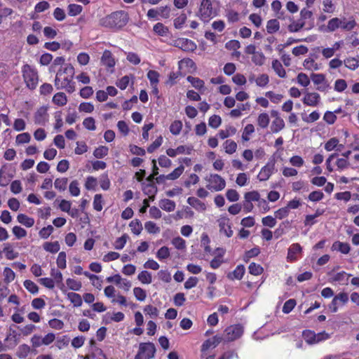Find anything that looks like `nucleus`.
Segmentation results:
<instances>
[{"instance_id": "1", "label": "nucleus", "mask_w": 359, "mask_h": 359, "mask_svg": "<svg viewBox=\"0 0 359 359\" xmlns=\"http://www.w3.org/2000/svg\"><path fill=\"white\" fill-rule=\"evenodd\" d=\"M74 74V67L67 65L63 69L59 70L55 76V86L57 90L65 89L71 93L75 90L74 83L72 81Z\"/></svg>"}, {"instance_id": "2", "label": "nucleus", "mask_w": 359, "mask_h": 359, "mask_svg": "<svg viewBox=\"0 0 359 359\" xmlns=\"http://www.w3.org/2000/svg\"><path fill=\"white\" fill-rule=\"evenodd\" d=\"M129 18L123 11H116L100 20V25L108 29H119L128 22Z\"/></svg>"}, {"instance_id": "3", "label": "nucleus", "mask_w": 359, "mask_h": 359, "mask_svg": "<svg viewBox=\"0 0 359 359\" xmlns=\"http://www.w3.org/2000/svg\"><path fill=\"white\" fill-rule=\"evenodd\" d=\"M22 74L26 86L34 90L39 83V74L37 70L29 65H25L22 68Z\"/></svg>"}, {"instance_id": "4", "label": "nucleus", "mask_w": 359, "mask_h": 359, "mask_svg": "<svg viewBox=\"0 0 359 359\" xmlns=\"http://www.w3.org/2000/svg\"><path fill=\"white\" fill-rule=\"evenodd\" d=\"M205 180L208 182L206 187L211 191H219L226 187L225 180L217 174H210Z\"/></svg>"}, {"instance_id": "5", "label": "nucleus", "mask_w": 359, "mask_h": 359, "mask_svg": "<svg viewBox=\"0 0 359 359\" xmlns=\"http://www.w3.org/2000/svg\"><path fill=\"white\" fill-rule=\"evenodd\" d=\"M156 347L151 342L140 343L135 359H151L154 357Z\"/></svg>"}, {"instance_id": "6", "label": "nucleus", "mask_w": 359, "mask_h": 359, "mask_svg": "<svg viewBox=\"0 0 359 359\" xmlns=\"http://www.w3.org/2000/svg\"><path fill=\"white\" fill-rule=\"evenodd\" d=\"M243 333L242 325H233L228 327L224 330V339L227 341H232L240 338Z\"/></svg>"}, {"instance_id": "7", "label": "nucleus", "mask_w": 359, "mask_h": 359, "mask_svg": "<svg viewBox=\"0 0 359 359\" xmlns=\"http://www.w3.org/2000/svg\"><path fill=\"white\" fill-rule=\"evenodd\" d=\"M213 8L210 0H202L199 8L200 18L203 21H208L212 15Z\"/></svg>"}, {"instance_id": "8", "label": "nucleus", "mask_w": 359, "mask_h": 359, "mask_svg": "<svg viewBox=\"0 0 359 359\" xmlns=\"http://www.w3.org/2000/svg\"><path fill=\"white\" fill-rule=\"evenodd\" d=\"M348 301V295L346 292H340L333 298L331 303L329 304V309L332 313H336L339 306L344 305Z\"/></svg>"}, {"instance_id": "9", "label": "nucleus", "mask_w": 359, "mask_h": 359, "mask_svg": "<svg viewBox=\"0 0 359 359\" xmlns=\"http://www.w3.org/2000/svg\"><path fill=\"white\" fill-rule=\"evenodd\" d=\"M320 101V96L317 93H310L306 91L304 97L302 99L303 103L306 106L316 107L318 105Z\"/></svg>"}, {"instance_id": "10", "label": "nucleus", "mask_w": 359, "mask_h": 359, "mask_svg": "<svg viewBox=\"0 0 359 359\" xmlns=\"http://www.w3.org/2000/svg\"><path fill=\"white\" fill-rule=\"evenodd\" d=\"M275 168V161H271L268 162L260 170L257 175L258 179L260 181L267 180L270 176L273 174Z\"/></svg>"}, {"instance_id": "11", "label": "nucleus", "mask_w": 359, "mask_h": 359, "mask_svg": "<svg viewBox=\"0 0 359 359\" xmlns=\"http://www.w3.org/2000/svg\"><path fill=\"white\" fill-rule=\"evenodd\" d=\"M220 232L224 233L227 237L233 235V231L229 223V219L226 217H222L217 220Z\"/></svg>"}, {"instance_id": "12", "label": "nucleus", "mask_w": 359, "mask_h": 359, "mask_svg": "<svg viewBox=\"0 0 359 359\" xmlns=\"http://www.w3.org/2000/svg\"><path fill=\"white\" fill-rule=\"evenodd\" d=\"M177 46L184 51H194L196 48V43L188 39H179Z\"/></svg>"}, {"instance_id": "13", "label": "nucleus", "mask_w": 359, "mask_h": 359, "mask_svg": "<svg viewBox=\"0 0 359 359\" xmlns=\"http://www.w3.org/2000/svg\"><path fill=\"white\" fill-rule=\"evenodd\" d=\"M48 118V115L46 109L42 107L35 113L34 121L37 124L43 126L47 122Z\"/></svg>"}, {"instance_id": "14", "label": "nucleus", "mask_w": 359, "mask_h": 359, "mask_svg": "<svg viewBox=\"0 0 359 359\" xmlns=\"http://www.w3.org/2000/svg\"><path fill=\"white\" fill-rule=\"evenodd\" d=\"M302 247L299 243H294L288 249L287 259L290 262L296 261L297 255L301 253Z\"/></svg>"}, {"instance_id": "15", "label": "nucleus", "mask_w": 359, "mask_h": 359, "mask_svg": "<svg viewBox=\"0 0 359 359\" xmlns=\"http://www.w3.org/2000/svg\"><path fill=\"white\" fill-rule=\"evenodd\" d=\"M101 62L103 65L107 67H114L115 65V60L112 56L111 51L105 50L101 57Z\"/></svg>"}, {"instance_id": "16", "label": "nucleus", "mask_w": 359, "mask_h": 359, "mask_svg": "<svg viewBox=\"0 0 359 359\" xmlns=\"http://www.w3.org/2000/svg\"><path fill=\"white\" fill-rule=\"evenodd\" d=\"M187 203L198 211H205L206 210V205L204 203L201 201L199 199L195 197H189Z\"/></svg>"}, {"instance_id": "17", "label": "nucleus", "mask_w": 359, "mask_h": 359, "mask_svg": "<svg viewBox=\"0 0 359 359\" xmlns=\"http://www.w3.org/2000/svg\"><path fill=\"white\" fill-rule=\"evenodd\" d=\"M222 340V338L219 336H215L211 339L206 340L202 345L201 351H205L211 346L216 347Z\"/></svg>"}, {"instance_id": "18", "label": "nucleus", "mask_w": 359, "mask_h": 359, "mask_svg": "<svg viewBox=\"0 0 359 359\" xmlns=\"http://www.w3.org/2000/svg\"><path fill=\"white\" fill-rule=\"evenodd\" d=\"M332 250H337L343 254H348L350 252L351 248L348 243H342L340 241H335L332 246Z\"/></svg>"}, {"instance_id": "19", "label": "nucleus", "mask_w": 359, "mask_h": 359, "mask_svg": "<svg viewBox=\"0 0 359 359\" xmlns=\"http://www.w3.org/2000/svg\"><path fill=\"white\" fill-rule=\"evenodd\" d=\"M13 340V343L10 345H4L1 341H0V353L7 351L8 349L13 348L18 344V339L16 335L8 336L5 341Z\"/></svg>"}, {"instance_id": "20", "label": "nucleus", "mask_w": 359, "mask_h": 359, "mask_svg": "<svg viewBox=\"0 0 359 359\" xmlns=\"http://www.w3.org/2000/svg\"><path fill=\"white\" fill-rule=\"evenodd\" d=\"M159 206L163 210L172 212L175 209L176 204L173 201L165 198L160 201Z\"/></svg>"}, {"instance_id": "21", "label": "nucleus", "mask_w": 359, "mask_h": 359, "mask_svg": "<svg viewBox=\"0 0 359 359\" xmlns=\"http://www.w3.org/2000/svg\"><path fill=\"white\" fill-rule=\"evenodd\" d=\"M244 273L245 267L243 265H238L232 273L228 274L227 277L231 280H241Z\"/></svg>"}, {"instance_id": "22", "label": "nucleus", "mask_w": 359, "mask_h": 359, "mask_svg": "<svg viewBox=\"0 0 359 359\" xmlns=\"http://www.w3.org/2000/svg\"><path fill=\"white\" fill-rule=\"evenodd\" d=\"M17 220L26 227H32L34 224V219L25 214H19L17 217Z\"/></svg>"}, {"instance_id": "23", "label": "nucleus", "mask_w": 359, "mask_h": 359, "mask_svg": "<svg viewBox=\"0 0 359 359\" xmlns=\"http://www.w3.org/2000/svg\"><path fill=\"white\" fill-rule=\"evenodd\" d=\"M272 68L280 77L285 78L286 76V72L280 62L278 60H273L272 61Z\"/></svg>"}, {"instance_id": "24", "label": "nucleus", "mask_w": 359, "mask_h": 359, "mask_svg": "<svg viewBox=\"0 0 359 359\" xmlns=\"http://www.w3.org/2000/svg\"><path fill=\"white\" fill-rule=\"evenodd\" d=\"M67 298L76 307H79L82 305L83 301L81 296L78 293L73 292H69L67 293Z\"/></svg>"}, {"instance_id": "25", "label": "nucleus", "mask_w": 359, "mask_h": 359, "mask_svg": "<svg viewBox=\"0 0 359 359\" xmlns=\"http://www.w3.org/2000/svg\"><path fill=\"white\" fill-rule=\"evenodd\" d=\"M285 128V122L282 118H275L271 124V128L273 133H277Z\"/></svg>"}, {"instance_id": "26", "label": "nucleus", "mask_w": 359, "mask_h": 359, "mask_svg": "<svg viewBox=\"0 0 359 359\" xmlns=\"http://www.w3.org/2000/svg\"><path fill=\"white\" fill-rule=\"evenodd\" d=\"M43 249L51 253H56L60 250V244L58 241L55 242H46L43 245Z\"/></svg>"}, {"instance_id": "27", "label": "nucleus", "mask_w": 359, "mask_h": 359, "mask_svg": "<svg viewBox=\"0 0 359 359\" xmlns=\"http://www.w3.org/2000/svg\"><path fill=\"white\" fill-rule=\"evenodd\" d=\"M3 252L5 253L6 258L9 260H13L19 255L18 252H15L9 243L5 245Z\"/></svg>"}, {"instance_id": "28", "label": "nucleus", "mask_w": 359, "mask_h": 359, "mask_svg": "<svg viewBox=\"0 0 359 359\" xmlns=\"http://www.w3.org/2000/svg\"><path fill=\"white\" fill-rule=\"evenodd\" d=\"M280 28V24L278 20L272 19L267 22L266 30L268 33L273 34L278 31Z\"/></svg>"}, {"instance_id": "29", "label": "nucleus", "mask_w": 359, "mask_h": 359, "mask_svg": "<svg viewBox=\"0 0 359 359\" xmlns=\"http://www.w3.org/2000/svg\"><path fill=\"white\" fill-rule=\"evenodd\" d=\"M53 102L59 106H64L67 104V96L64 93H57L53 97Z\"/></svg>"}, {"instance_id": "30", "label": "nucleus", "mask_w": 359, "mask_h": 359, "mask_svg": "<svg viewBox=\"0 0 359 359\" xmlns=\"http://www.w3.org/2000/svg\"><path fill=\"white\" fill-rule=\"evenodd\" d=\"M30 352V347L27 344L20 345L16 351V355L19 358H25Z\"/></svg>"}, {"instance_id": "31", "label": "nucleus", "mask_w": 359, "mask_h": 359, "mask_svg": "<svg viewBox=\"0 0 359 359\" xmlns=\"http://www.w3.org/2000/svg\"><path fill=\"white\" fill-rule=\"evenodd\" d=\"M224 148L226 153L232 154L236 151L237 144L233 140H227L224 143Z\"/></svg>"}, {"instance_id": "32", "label": "nucleus", "mask_w": 359, "mask_h": 359, "mask_svg": "<svg viewBox=\"0 0 359 359\" xmlns=\"http://www.w3.org/2000/svg\"><path fill=\"white\" fill-rule=\"evenodd\" d=\"M303 337L304 340L308 343L309 344H316V333L311 330H305L303 332Z\"/></svg>"}, {"instance_id": "33", "label": "nucleus", "mask_w": 359, "mask_h": 359, "mask_svg": "<svg viewBox=\"0 0 359 359\" xmlns=\"http://www.w3.org/2000/svg\"><path fill=\"white\" fill-rule=\"evenodd\" d=\"M138 280L144 284H149L152 281L151 274L147 271H143L139 273Z\"/></svg>"}, {"instance_id": "34", "label": "nucleus", "mask_w": 359, "mask_h": 359, "mask_svg": "<svg viewBox=\"0 0 359 359\" xmlns=\"http://www.w3.org/2000/svg\"><path fill=\"white\" fill-rule=\"evenodd\" d=\"M269 116L266 113H262L259 115L257 123L261 128H266L269 126Z\"/></svg>"}, {"instance_id": "35", "label": "nucleus", "mask_w": 359, "mask_h": 359, "mask_svg": "<svg viewBox=\"0 0 359 359\" xmlns=\"http://www.w3.org/2000/svg\"><path fill=\"white\" fill-rule=\"evenodd\" d=\"M129 226L132 232L136 235H139L142 230V225L138 219L131 221Z\"/></svg>"}, {"instance_id": "36", "label": "nucleus", "mask_w": 359, "mask_h": 359, "mask_svg": "<svg viewBox=\"0 0 359 359\" xmlns=\"http://www.w3.org/2000/svg\"><path fill=\"white\" fill-rule=\"evenodd\" d=\"M236 128L233 126H229L226 130H222L219 132V136L221 139L227 138L229 136L235 135Z\"/></svg>"}, {"instance_id": "37", "label": "nucleus", "mask_w": 359, "mask_h": 359, "mask_svg": "<svg viewBox=\"0 0 359 359\" xmlns=\"http://www.w3.org/2000/svg\"><path fill=\"white\" fill-rule=\"evenodd\" d=\"M182 128V123L180 121H173L170 126V131L174 135H177L180 133Z\"/></svg>"}, {"instance_id": "38", "label": "nucleus", "mask_w": 359, "mask_h": 359, "mask_svg": "<svg viewBox=\"0 0 359 359\" xmlns=\"http://www.w3.org/2000/svg\"><path fill=\"white\" fill-rule=\"evenodd\" d=\"M67 178H57L54 182L55 188L60 191H65L67 188Z\"/></svg>"}, {"instance_id": "39", "label": "nucleus", "mask_w": 359, "mask_h": 359, "mask_svg": "<svg viewBox=\"0 0 359 359\" xmlns=\"http://www.w3.org/2000/svg\"><path fill=\"white\" fill-rule=\"evenodd\" d=\"M109 149L105 146H100L95 149L93 155L97 158H102L108 154Z\"/></svg>"}, {"instance_id": "40", "label": "nucleus", "mask_w": 359, "mask_h": 359, "mask_svg": "<svg viewBox=\"0 0 359 359\" xmlns=\"http://www.w3.org/2000/svg\"><path fill=\"white\" fill-rule=\"evenodd\" d=\"M82 9L83 8L80 5L74 4H69L67 8L68 14L70 16H76L81 13Z\"/></svg>"}, {"instance_id": "41", "label": "nucleus", "mask_w": 359, "mask_h": 359, "mask_svg": "<svg viewBox=\"0 0 359 359\" xmlns=\"http://www.w3.org/2000/svg\"><path fill=\"white\" fill-rule=\"evenodd\" d=\"M341 20L338 18H334L329 20L327 24V29L330 32H334L337 28L341 27Z\"/></svg>"}, {"instance_id": "42", "label": "nucleus", "mask_w": 359, "mask_h": 359, "mask_svg": "<svg viewBox=\"0 0 359 359\" xmlns=\"http://www.w3.org/2000/svg\"><path fill=\"white\" fill-rule=\"evenodd\" d=\"M184 166L180 165L178 168H175L172 172L166 175V179L170 180H174L177 179L184 171Z\"/></svg>"}, {"instance_id": "43", "label": "nucleus", "mask_w": 359, "mask_h": 359, "mask_svg": "<svg viewBox=\"0 0 359 359\" xmlns=\"http://www.w3.org/2000/svg\"><path fill=\"white\" fill-rule=\"evenodd\" d=\"M144 228L148 233L153 234L158 233L161 231L160 228L157 226L156 224L151 221L147 222L144 224Z\"/></svg>"}, {"instance_id": "44", "label": "nucleus", "mask_w": 359, "mask_h": 359, "mask_svg": "<svg viewBox=\"0 0 359 359\" xmlns=\"http://www.w3.org/2000/svg\"><path fill=\"white\" fill-rule=\"evenodd\" d=\"M66 283L70 290H74V291L79 290L82 287V284L80 281H77L72 278L67 279Z\"/></svg>"}, {"instance_id": "45", "label": "nucleus", "mask_w": 359, "mask_h": 359, "mask_svg": "<svg viewBox=\"0 0 359 359\" xmlns=\"http://www.w3.org/2000/svg\"><path fill=\"white\" fill-rule=\"evenodd\" d=\"M297 83L303 87H307L310 84V79L304 73H299L297 76Z\"/></svg>"}, {"instance_id": "46", "label": "nucleus", "mask_w": 359, "mask_h": 359, "mask_svg": "<svg viewBox=\"0 0 359 359\" xmlns=\"http://www.w3.org/2000/svg\"><path fill=\"white\" fill-rule=\"evenodd\" d=\"M306 25V22L298 20L297 22H293L288 26V29L291 32H297Z\"/></svg>"}, {"instance_id": "47", "label": "nucleus", "mask_w": 359, "mask_h": 359, "mask_svg": "<svg viewBox=\"0 0 359 359\" xmlns=\"http://www.w3.org/2000/svg\"><path fill=\"white\" fill-rule=\"evenodd\" d=\"M255 82L256 83L257 86L259 87H264L269 82V76L267 74H262L259 75L257 78H256Z\"/></svg>"}, {"instance_id": "48", "label": "nucleus", "mask_w": 359, "mask_h": 359, "mask_svg": "<svg viewBox=\"0 0 359 359\" xmlns=\"http://www.w3.org/2000/svg\"><path fill=\"white\" fill-rule=\"evenodd\" d=\"M248 269L250 273L255 276L260 275L263 272V268L259 264L254 262L250 264Z\"/></svg>"}, {"instance_id": "49", "label": "nucleus", "mask_w": 359, "mask_h": 359, "mask_svg": "<svg viewBox=\"0 0 359 359\" xmlns=\"http://www.w3.org/2000/svg\"><path fill=\"white\" fill-rule=\"evenodd\" d=\"M25 287L31 293L36 294L39 291V287L33 281L30 280H26L24 282Z\"/></svg>"}, {"instance_id": "50", "label": "nucleus", "mask_w": 359, "mask_h": 359, "mask_svg": "<svg viewBox=\"0 0 359 359\" xmlns=\"http://www.w3.org/2000/svg\"><path fill=\"white\" fill-rule=\"evenodd\" d=\"M154 31L160 36H166L168 29L162 23L158 22L154 26Z\"/></svg>"}, {"instance_id": "51", "label": "nucleus", "mask_w": 359, "mask_h": 359, "mask_svg": "<svg viewBox=\"0 0 359 359\" xmlns=\"http://www.w3.org/2000/svg\"><path fill=\"white\" fill-rule=\"evenodd\" d=\"M147 78L151 86L157 85L158 83L159 74L156 71L149 70L147 73Z\"/></svg>"}, {"instance_id": "52", "label": "nucleus", "mask_w": 359, "mask_h": 359, "mask_svg": "<svg viewBox=\"0 0 359 359\" xmlns=\"http://www.w3.org/2000/svg\"><path fill=\"white\" fill-rule=\"evenodd\" d=\"M255 131V127L252 124H248L243 130L242 135V139L243 141H248L250 140L249 135L253 133Z\"/></svg>"}, {"instance_id": "53", "label": "nucleus", "mask_w": 359, "mask_h": 359, "mask_svg": "<svg viewBox=\"0 0 359 359\" xmlns=\"http://www.w3.org/2000/svg\"><path fill=\"white\" fill-rule=\"evenodd\" d=\"M133 293L136 299L141 302L144 301L147 297L145 290L139 287H136L133 289Z\"/></svg>"}, {"instance_id": "54", "label": "nucleus", "mask_w": 359, "mask_h": 359, "mask_svg": "<svg viewBox=\"0 0 359 359\" xmlns=\"http://www.w3.org/2000/svg\"><path fill=\"white\" fill-rule=\"evenodd\" d=\"M355 25H356V22H355V20H353V19H351L348 21H346L345 18L341 20V28H342L345 30L350 31V30L353 29Z\"/></svg>"}, {"instance_id": "55", "label": "nucleus", "mask_w": 359, "mask_h": 359, "mask_svg": "<svg viewBox=\"0 0 359 359\" xmlns=\"http://www.w3.org/2000/svg\"><path fill=\"white\" fill-rule=\"evenodd\" d=\"M12 231L18 239L22 238L27 236L26 230L19 226H15L13 228Z\"/></svg>"}, {"instance_id": "56", "label": "nucleus", "mask_w": 359, "mask_h": 359, "mask_svg": "<svg viewBox=\"0 0 359 359\" xmlns=\"http://www.w3.org/2000/svg\"><path fill=\"white\" fill-rule=\"evenodd\" d=\"M345 66L352 70L355 69L359 66V61L354 57L347 58L344 60Z\"/></svg>"}, {"instance_id": "57", "label": "nucleus", "mask_w": 359, "mask_h": 359, "mask_svg": "<svg viewBox=\"0 0 359 359\" xmlns=\"http://www.w3.org/2000/svg\"><path fill=\"white\" fill-rule=\"evenodd\" d=\"M156 257L158 259H165L168 258L170 257L169 248L166 246L161 248L156 253Z\"/></svg>"}, {"instance_id": "58", "label": "nucleus", "mask_w": 359, "mask_h": 359, "mask_svg": "<svg viewBox=\"0 0 359 359\" xmlns=\"http://www.w3.org/2000/svg\"><path fill=\"white\" fill-rule=\"evenodd\" d=\"M222 123L221 117L218 115H212L210 117L208 124L213 128H218Z\"/></svg>"}, {"instance_id": "59", "label": "nucleus", "mask_w": 359, "mask_h": 359, "mask_svg": "<svg viewBox=\"0 0 359 359\" xmlns=\"http://www.w3.org/2000/svg\"><path fill=\"white\" fill-rule=\"evenodd\" d=\"M304 67L309 70H318L319 69L318 65L313 59L307 58L304 61Z\"/></svg>"}, {"instance_id": "60", "label": "nucleus", "mask_w": 359, "mask_h": 359, "mask_svg": "<svg viewBox=\"0 0 359 359\" xmlns=\"http://www.w3.org/2000/svg\"><path fill=\"white\" fill-rule=\"evenodd\" d=\"M311 79L313 83L316 86L320 85L322 83H324L325 81H326L325 76L323 74L312 73L311 74Z\"/></svg>"}, {"instance_id": "61", "label": "nucleus", "mask_w": 359, "mask_h": 359, "mask_svg": "<svg viewBox=\"0 0 359 359\" xmlns=\"http://www.w3.org/2000/svg\"><path fill=\"white\" fill-rule=\"evenodd\" d=\"M187 80L189 82L191 83V85L198 89L201 88L204 86V82L201 79L196 77H193L191 76H189L187 77Z\"/></svg>"}, {"instance_id": "62", "label": "nucleus", "mask_w": 359, "mask_h": 359, "mask_svg": "<svg viewBox=\"0 0 359 359\" xmlns=\"http://www.w3.org/2000/svg\"><path fill=\"white\" fill-rule=\"evenodd\" d=\"M54 229L53 227V226L51 225H48V226L46 227H43L42 228L40 231H39V236L41 238H43V239H46L48 238L50 235L53 233Z\"/></svg>"}, {"instance_id": "63", "label": "nucleus", "mask_w": 359, "mask_h": 359, "mask_svg": "<svg viewBox=\"0 0 359 359\" xmlns=\"http://www.w3.org/2000/svg\"><path fill=\"white\" fill-rule=\"evenodd\" d=\"M296 301L293 299H290L286 301L283 307V312L284 313H289L295 306Z\"/></svg>"}, {"instance_id": "64", "label": "nucleus", "mask_w": 359, "mask_h": 359, "mask_svg": "<svg viewBox=\"0 0 359 359\" xmlns=\"http://www.w3.org/2000/svg\"><path fill=\"white\" fill-rule=\"evenodd\" d=\"M252 62L257 65H262L265 60V57L262 52H257L252 57Z\"/></svg>"}]
</instances>
